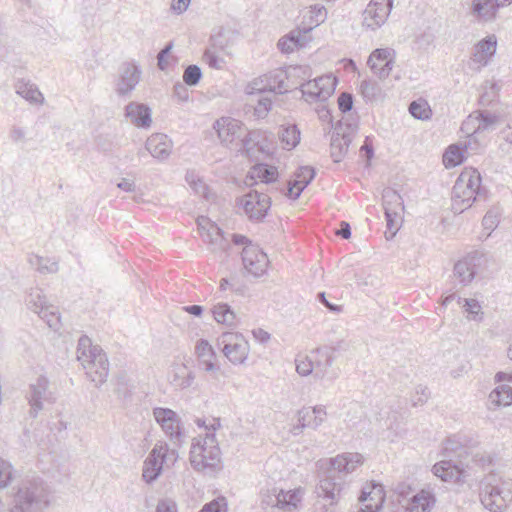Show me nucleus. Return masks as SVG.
I'll return each instance as SVG.
<instances>
[{"label":"nucleus","instance_id":"obj_52","mask_svg":"<svg viewBox=\"0 0 512 512\" xmlns=\"http://www.w3.org/2000/svg\"><path fill=\"white\" fill-rule=\"evenodd\" d=\"M195 351L199 360L216 357L213 347L205 339H201L196 343Z\"/></svg>","mask_w":512,"mask_h":512},{"label":"nucleus","instance_id":"obj_58","mask_svg":"<svg viewBox=\"0 0 512 512\" xmlns=\"http://www.w3.org/2000/svg\"><path fill=\"white\" fill-rule=\"evenodd\" d=\"M173 48V43L169 42L157 55V66L161 71H165L168 66L167 57Z\"/></svg>","mask_w":512,"mask_h":512},{"label":"nucleus","instance_id":"obj_13","mask_svg":"<svg viewBox=\"0 0 512 512\" xmlns=\"http://www.w3.org/2000/svg\"><path fill=\"white\" fill-rule=\"evenodd\" d=\"M337 79L333 75H323L301 84L300 90L307 102L326 101L335 91Z\"/></svg>","mask_w":512,"mask_h":512},{"label":"nucleus","instance_id":"obj_41","mask_svg":"<svg viewBox=\"0 0 512 512\" xmlns=\"http://www.w3.org/2000/svg\"><path fill=\"white\" fill-rule=\"evenodd\" d=\"M489 400L496 406H509L512 404V387L507 384H500L493 389Z\"/></svg>","mask_w":512,"mask_h":512},{"label":"nucleus","instance_id":"obj_61","mask_svg":"<svg viewBox=\"0 0 512 512\" xmlns=\"http://www.w3.org/2000/svg\"><path fill=\"white\" fill-rule=\"evenodd\" d=\"M457 301L460 305H462L465 308L466 312H468L469 314H478L481 308L478 301L475 299H466L458 296Z\"/></svg>","mask_w":512,"mask_h":512},{"label":"nucleus","instance_id":"obj_42","mask_svg":"<svg viewBox=\"0 0 512 512\" xmlns=\"http://www.w3.org/2000/svg\"><path fill=\"white\" fill-rule=\"evenodd\" d=\"M253 178L259 179L262 183L269 184L277 180L278 171L275 166L259 163L253 167Z\"/></svg>","mask_w":512,"mask_h":512},{"label":"nucleus","instance_id":"obj_32","mask_svg":"<svg viewBox=\"0 0 512 512\" xmlns=\"http://www.w3.org/2000/svg\"><path fill=\"white\" fill-rule=\"evenodd\" d=\"M392 8L383 7L380 5L371 7V2L368 4L367 8L364 11V23L365 25L375 30L385 23L387 20Z\"/></svg>","mask_w":512,"mask_h":512},{"label":"nucleus","instance_id":"obj_48","mask_svg":"<svg viewBox=\"0 0 512 512\" xmlns=\"http://www.w3.org/2000/svg\"><path fill=\"white\" fill-rule=\"evenodd\" d=\"M228 43L229 38L227 37L226 32L221 29L218 33L213 34L210 37V45L208 48L215 49V51L229 55Z\"/></svg>","mask_w":512,"mask_h":512},{"label":"nucleus","instance_id":"obj_12","mask_svg":"<svg viewBox=\"0 0 512 512\" xmlns=\"http://www.w3.org/2000/svg\"><path fill=\"white\" fill-rule=\"evenodd\" d=\"M285 77L287 82L283 79H280L276 86L264 85L261 87H253V89L259 91L269 90L270 92H277L279 94H283L288 92L290 89H296L298 86L301 87V84H304L307 79L311 77V68L306 65H291L285 70ZM257 86V82L254 83Z\"/></svg>","mask_w":512,"mask_h":512},{"label":"nucleus","instance_id":"obj_40","mask_svg":"<svg viewBox=\"0 0 512 512\" xmlns=\"http://www.w3.org/2000/svg\"><path fill=\"white\" fill-rule=\"evenodd\" d=\"M16 93L31 103H42L43 96L36 85L23 80L18 81Z\"/></svg>","mask_w":512,"mask_h":512},{"label":"nucleus","instance_id":"obj_54","mask_svg":"<svg viewBox=\"0 0 512 512\" xmlns=\"http://www.w3.org/2000/svg\"><path fill=\"white\" fill-rule=\"evenodd\" d=\"M296 370L302 376H308L311 373H314L313 359H311V354L303 359H296Z\"/></svg>","mask_w":512,"mask_h":512},{"label":"nucleus","instance_id":"obj_10","mask_svg":"<svg viewBox=\"0 0 512 512\" xmlns=\"http://www.w3.org/2000/svg\"><path fill=\"white\" fill-rule=\"evenodd\" d=\"M217 346L234 365L243 364L249 354V343L238 332H224L217 339Z\"/></svg>","mask_w":512,"mask_h":512},{"label":"nucleus","instance_id":"obj_35","mask_svg":"<svg viewBox=\"0 0 512 512\" xmlns=\"http://www.w3.org/2000/svg\"><path fill=\"white\" fill-rule=\"evenodd\" d=\"M481 88H482V93L480 94L479 101H478L480 106L490 107L494 103L499 101V92H500L501 86L497 82L491 81V80H486L482 84Z\"/></svg>","mask_w":512,"mask_h":512},{"label":"nucleus","instance_id":"obj_55","mask_svg":"<svg viewBox=\"0 0 512 512\" xmlns=\"http://www.w3.org/2000/svg\"><path fill=\"white\" fill-rule=\"evenodd\" d=\"M206 237L212 244H218L221 248H223L222 242L224 241L223 238V231L221 228H219L215 224H210L209 229L207 230Z\"/></svg>","mask_w":512,"mask_h":512},{"label":"nucleus","instance_id":"obj_28","mask_svg":"<svg viewBox=\"0 0 512 512\" xmlns=\"http://www.w3.org/2000/svg\"><path fill=\"white\" fill-rule=\"evenodd\" d=\"M496 45L497 41L495 37L489 36L482 39L474 46L471 62L477 65V70H480L489 63L490 59L496 52Z\"/></svg>","mask_w":512,"mask_h":512},{"label":"nucleus","instance_id":"obj_27","mask_svg":"<svg viewBox=\"0 0 512 512\" xmlns=\"http://www.w3.org/2000/svg\"><path fill=\"white\" fill-rule=\"evenodd\" d=\"M316 175L313 167L302 166L295 172V178L288 183L287 196L296 200L300 197L303 190L312 182Z\"/></svg>","mask_w":512,"mask_h":512},{"label":"nucleus","instance_id":"obj_19","mask_svg":"<svg viewBox=\"0 0 512 512\" xmlns=\"http://www.w3.org/2000/svg\"><path fill=\"white\" fill-rule=\"evenodd\" d=\"M300 501V489L285 491L283 489L273 488L263 497L262 504L271 507H277L283 511H292L297 508Z\"/></svg>","mask_w":512,"mask_h":512},{"label":"nucleus","instance_id":"obj_63","mask_svg":"<svg viewBox=\"0 0 512 512\" xmlns=\"http://www.w3.org/2000/svg\"><path fill=\"white\" fill-rule=\"evenodd\" d=\"M360 154L366 160V166H370V162L374 157V149L369 137H366L364 144L361 146Z\"/></svg>","mask_w":512,"mask_h":512},{"label":"nucleus","instance_id":"obj_18","mask_svg":"<svg viewBox=\"0 0 512 512\" xmlns=\"http://www.w3.org/2000/svg\"><path fill=\"white\" fill-rule=\"evenodd\" d=\"M142 70L134 62H124L119 68V77L116 81L115 92L120 97L130 95L140 82Z\"/></svg>","mask_w":512,"mask_h":512},{"label":"nucleus","instance_id":"obj_11","mask_svg":"<svg viewBox=\"0 0 512 512\" xmlns=\"http://www.w3.org/2000/svg\"><path fill=\"white\" fill-rule=\"evenodd\" d=\"M153 416L170 441L175 446H180L183 443L184 431L178 414L169 408L156 407L153 409Z\"/></svg>","mask_w":512,"mask_h":512},{"label":"nucleus","instance_id":"obj_6","mask_svg":"<svg viewBox=\"0 0 512 512\" xmlns=\"http://www.w3.org/2000/svg\"><path fill=\"white\" fill-rule=\"evenodd\" d=\"M221 451L214 433H207L203 441L193 442L190 449V463L197 471L220 469Z\"/></svg>","mask_w":512,"mask_h":512},{"label":"nucleus","instance_id":"obj_49","mask_svg":"<svg viewBox=\"0 0 512 512\" xmlns=\"http://www.w3.org/2000/svg\"><path fill=\"white\" fill-rule=\"evenodd\" d=\"M311 412H312L311 408H303L302 410L299 411V413H298L299 425L294 427V432H293L295 435H297L299 433V432H297L298 430H301L304 427H310L313 429H316L318 427L316 420L313 417L314 414H310Z\"/></svg>","mask_w":512,"mask_h":512},{"label":"nucleus","instance_id":"obj_47","mask_svg":"<svg viewBox=\"0 0 512 512\" xmlns=\"http://www.w3.org/2000/svg\"><path fill=\"white\" fill-rule=\"evenodd\" d=\"M224 55L219 51H215V49L206 48L203 60L210 68L220 70L225 66Z\"/></svg>","mask_w":512,"mask_h":512},{"label":"nucleus","instance_id":"obj_15","mask_svg":"<svg viewBox=\"0 0 512 512\" xmlns=\"http://www.w3.org/2000/svg\"><path fill=\"white\" fill-rule=\"evenodd\" d=\"M168 444L157 443L143 463L142 478L147 484L156 481L163 471V465L168 461Z\"/></svg>","mask_w":512,"mask_h":512},{"label":"nucleus","instance_id":"obj_33","mask_svg":"<svg viewBox=\"0 0 512 512\" xmlns=\"http://www.w3.org/2000/svg\"><path fill=\"white\" fill-rule=\"evenodd\" d=\"M434 503V495L431 492L421 490L408 501L405 512H430Z\"/></svg>","mask_w":512,"mask_h":512},{"label":"nucleus","instance_id":"obj_56","mask_svg":"<svg viewBox=\"0 0 512 512\" xmlns=\"http://www.w3.org/2000/svg\"><path fill=\"white\" fill-rule=\"evenodd\" d=\"M204 506H210L209 512H228L227 499L224 496H219L212 501L206 503Z\"/></svg>","mask_w":512,"mask_h":512},{"label":"nucleus","instance_id":"obj_4","mask_svg":"<svg viewBox=\"0 0 512 512\" xmlns=\"http://www.w3.org/2000/svg\"><path fill=\"white\" fill-rule=\"evenodd\" d=\"M480 501L491 512H504L512 501V480L489 473L480 483Z\"/></svg>","mask_w":512,"mask_h":512},{"label":"nucleus","instance_id":"obj_1","mask_svg":"<svg viewBox=\"0 0 512 512\" xmlns=\"http://www.w3.org/2000/svg\"><path fill=\"white\" fill-rule=\"evenodd\" d=\"M363 463V456L359 453H343L330 459V467L319 477L316 486L318 498L329 502V505L338 503L345 488V479L342 473L347 474Z\"/></svg>","mask_w":512,"mask_h":512},{"label":"nucleus","instance_id":"obj_50","mask_svg":"<svg viewBox=\"0 0 512 512\" xmlns=\"http://www.w3.org/2000/svg\"><path fill=\"white\" fill-rule=\"evenodd\" d=\"M202 70L198 65H188L183 73V82L187 86H196L202 79Z\"/></svg>","mask_w":512,"mask_h":512},{"label":"nucleus","instance_id":"obj_7","mask_svg":"<svg viewBox=\"0 0 512 512\" xmlns=\"http://www.w3.org/2000/svg\"><path fill=\"white\" fill-rule=\"evenodd\" d=\"M357 131L358 123L350 116L343 117L333 126L330 153L334 162L339 163L346 156L349 145Z\"/></svg>","mask_w":512,"mask_h":512},{"label":"nucleus","instance_id":"obj_14","mask_svg":"<svg viewBox=\"0 0 512 512\" xmlns=\"http://www.w3.org/2000/svg\"><path fill=\"white\" fill-rule=\"evenodd\" d=\"M241 206L249 220L261 222L271 207V198L257 190H250L240 200Z\"/></svg>","mask_w":512,"mask_h":512},{"label":"nucleus","instance_id":"obj_59","mask_svg":"<svg viewBox=\"0 0 512 512\" xmlns=\"http://www.w3.org/2000/svg\"><path fill=\"white\" fill-rule=\"evenodd\" d=\"M469 455L472 456V462L482 468L491 466L493 464V457L490 454L480 452L473 453L469 451Z\"/></svg>","mask_w":512,"mask_h":512},{"label":"nucleus","instance_id":"obj_30","mask_svg":"<svg viewBox=\"0 0 512 512\" xmlns=\"http://www.w3.org/2000/svg\"><path fill=\"white\" fill-rule=\"evenodd\" d=\"M311 28H304V30H292L289 34L282 37L278 41V48L283 53H291L295 48L305 47L308 43V33Z\"/></svg>","mask_w":512,"mask_h":512},{"label":"nucleus","instance_id":"obj_26","mask_svg":"<svg viewBox=\"0 0 512 512\" xmlns=\"http://www.w3.org/2000/svg\"><path fill=\"white\" fill-rule=\"evenodd\" d=\"M469 442L465 436L459 434L448 437L443 446L444 455L447 457L456 456L460 458L459 464H466L468 466V462L464 460L469 455V450L473 447V444Z\"/></svg>","mask_w":512,"mask_h":512},{"label":"nucleus","instance_id":"obj_64","mask_svg":"<svg viewBox=\"0 0 512 512\" xmlns=\"http://www.w3.org/2000/svg\"><path fill=\"white\" fill-rule=\"evenodd\" d=\"M155 512H178L176 503L171 499L158 501Z\"/></svg>","mask_w":512,"mask_h":512},{"label":"nucleus","instance_id":"obj_44","mask_svg":"<svg viewBox=\"0 0 512 512\" xmlns=\"http://www.w3.org/2000/svg\"><path fill=\"white\" fill-rule=\"evenodd\" d=\"M41 319L45 320L49 328L57 331L60 328V314L52 305H46L38 311Z\"/></svg>","mask_w":512,"mask_h":512},{"label":"nucleus","instance_id":"obj_20","mask_svg":"<svg viewBox=\"0 0 512 512\" xmlns=\"http://www.w3.org/2000/svg\"><path fill=\"white\" fill-rule=\"evenodd\" d=\"M478 122L477 127L473 128L471 134H469V138L476 140V138L485 132H492L495 130L496 125L500 121V114L496 112H490L488 110H476L473 114L469 115L468 120L462 124V130L469 132L470 131V121L472 118Z\"/></svg>","mask_w":512,"mask_h":512},{"label":"nucleus","instance_id":"obj_24","mask_svg":"<svg viewBox=\"0 0 512 512\" xmlns=\"http://www.w3.org/2000/svg\"><path fill=\"white\" fill-rule=\"evenodd\" d=\"M145 151L158 160H165L171 154L172 141L165 134H152L145 143V150L138 151L137 155L139 158L146 155Z\"/></svg>","mask_w":512,"mask_h":512},{"label":"nucleus","instance_id":"obj_46","mask_svg":"<svg viewBox=\"0 0 512 512\" xmlns=\"http://www.w3.org/2000/svg\"><path fill=\"white\" fill-rule=\"evenodd\" d=\"M13 465L0 457V490L7 488L15 477Z\"/></svg>","mask_w":512,"mask_h":512},{"label":"nucleus","instance_id":"obj_37","mask_svg":"<svg viewBox=\"0 0 512 512\" xmlns=\"http://www.w3.org/2000/svg\"><path fill=\"white\" fill-rule=\"evenodd\" d=\"M466 150V146L462 147L457 144L450 145L443 155L444 166L446 168H453L462 164L465 160L464 153Z\"/></svg>","mask_w":512,"mask_h":512},{"label":"nucleus","instance_id":"obj_29","mask_svg":"<svg viewBox=\"0 0 512 512\" xmlns=\"http://www.w3.org/2000/svg\"><path fill=\"white\" fill-rule=\"evenodd\" d=\"M125 117L138 128L145 129L151 126L152 111L146 104L130 102L125 107Z\"/></svg>","mask_w":512,"mask_h":512},{"label":"nucleus","instance_id":"obj_62","mask_svg":"<svg viewBox=\"0 0 512 512\" xmlns=\"http://www.w3.org/2000/svg\"><path fill=\"white\" fill-rule=\"evenodd\" d=\"M173 96L178 99L180 102H188L189 100V90L186 87V84L176 83L173 87Z\"/></svg>","mask_w":512,"mask_h":512},{"label":"nucleus","instance_id":"obj_2","mask_svg":"<svg viewBox=\"0 0 512 512\" xmlns=\"http://www.w3.org/2000/svg\"><path fill=\"white\" fill-rule=\"evenodd\" d=\"M49 505L47 485L39 477L23 480L14 495L11 512H41Z\"/></svg>","mask_w":512,"mask_h":512},{"label":"nucleus","instance_id":"obj_36","mask_svg":"<svg viewBox=\"0 0 512 512\" xmlns=\"http://www.w3.org/2000/svg\"><path fill=\"white\" fill-rule=\"evenodd\" d=\"M278 136L283 148L287 150L295 148L300 142V130L296 125L281 126Z\"/></svg>","mask_w":512,"mask_h":512},{"label":"nucleus","instance_id":"obj_53","mask_svg":"<svg viewBox=\"0 0 512 512\" xmlns=\"http://www.w3.org/2000/svg\"><path fill=\"white\" fill-rule=\"evenodd\" d=\"M360 90L364 98L373 99L380 91L378 84L372 80H363L360 84Z\"/></svg>","mask_w":512,"mask_h":512},{"label":"nucleus","instance_id":"obj_17","mask_svg":"<svg viewBox=\"0 0 512 512\" xmlns=\"http://www.w3.org/2000/svg\"><path fill=\"white\" fill-rule=\"evenodd\" d=\"M341 344L342 342L336 346H324L311 352L315 377L320 379H334L336 377V372L331 369V366L334 361L333 354L342 348Z\"/></svg>","mask_w":512,"mask_h":512},{"label":"nucleus","instance_id":"obj_60","mask_svg":"<svg viewBox=\"0 0 512 512\" xmlns=\"http://www.w3.org/2000/svg\"><path fill=\"white\" fill-rule=\"evenodd\" d=\"M272 107V100L269 97H261L255 107V114L264 117Z\"/></svg>","mask_w":512,"mask_h":512},{"label":"nucleus","instance_id":"obj_57","mask_svg":"<svg viewBox=\"0 0 512 512\" xmlns=\"http://www.w3.org/2000/svg\"><path fill=\"white\" fill-rule=\"evenodd\" d=\"M338 107L342 113L350 112L353 108V96L348 92H342L338 97Z\"/></svg>","mask_w":512,"mask_h":512},{"label":"nucleus","instance_id":"obj_9","mask_svg":"<svg viewBox=\"0 0 512 512\" xmlns=\"http://www.w3.org/2000/svg\"><path fill=\"white\" fill-rule=\"evenodd\" d=\"M383 208L385 212L387 231L386 239H392L402 223L401 212L404 211V203L401 195L391 188H387L382 194Z\"/></svg>","mask_w":512,"mask_h":512},{"label":"nucleus","instance_id":"obj_39","mask_svg":"<svg viewBox=\"0 0 512 512\" xmlns=\"http://www.w3.org/2000/svg\"><path fill=\"white\" fill-rule=\"evenodd\" d=\"M212 314L216 322L227 326L235 325L236 314L227 303H218L212 308Z\"/></svg>","mask_w":512,"mask_h":512},{"label":"nucleus","instance_id":"obj_43","mask_svg":"<svg viewBox=\"0 0 512 512\" xmlns=\"http://www.w3.org/2000/svg\"><path fill=\"white\" fill-rule=\"evenodd\" d=\"M409 112L415 119L419 120H428L432 115L431 108L424 99L412 101L409 105Z\"/></svg>","mask_w":512,"mask_h":512},{"label":"nucleus","instance_id":"obj_22","mask_svg":"<svg viewBox=\"0 0 512 512\" xmlns=\"http://www.w3.org/2000/svg\"><path fill=\"white\" fill-rule=\"evenodd\" d=\"M394 50L389 48H377L368 58L367 64L379 79H385L391 73L394 66Z\"/></svg>","mask_w":512,"mask_h":512},{"label":"nucleus","instance_id":"obj_25","mask_svg":"<svg viewBox=\"0 0 512 512\" xmlns=\"http://www.w3.org/2000/svg\"><path fill=\"white\" fill-rule=\"evenodd\" d=\"M267 140L268 135L266 132L253 130L247 133H243L242 137L239 139V151L248 157L254 156L255 149L262 153L268 152V147L265 144Z\"/></svg>","mask_w":512,"mask_h":512},{"label":"nucleus","instance_id":"obj_45","mask_svg":"<svg viewBox=\"0 0 512 512\" xmlns=\"http://www.w3.org/2000/svg\"><path fill=\"white\" fill-rule=\"evenodd\" d=\"M26 304L30 310L38 314V311L47 305V301L41 289L35 288L31 289L27 295Z\"/></svg>","mask_w":512,"mask_h":512},{"label":"nucleus","instance_id":"obj_23","mask_svg":"<svg viewBox=\"0 0 512 512\" xmlns=\"http://www.w3.org/2000/svg\"><path fill=\"white\" fill-rule=\"evenodd\" d=\"M213 129L216 131L221 143L226 146L239 140L245 132L242 123L230 117H222L216 120L213 124Z\"/></svg>","mask_w":512,"mask_h":512},{"label":"nucleus","instance_id":"obj_51","mask_svg":"<svg viewBox=\"0 0 512 512\" xmlns=\"http://www.w3.org/2000/svg\"><path fill=\"white\" fill-rule=\"evenodd\" d=\"M194 381V375L192 372H186V367L183 366L175 373L172 383L181 389L188 388Z\"/></svg>","mask_w":512,"mask_h":512},{"label":"nucleus","instance_id":"obj_34","mask_svg":"<svg viewBox=\"0 0 512 512\" xmlns=\"http://www.w3.org/2000/svg\"><path fill=\"white\" fill-rule=\"evenodd\" d=\"M499 8L496 0L472 1V13L485 22L494 20Z\"/></svg>","mask_w":512,"mask_h":512},{"label":"nucleus","instance_id":"obj_38","mask_svg":"<svg viewBox=\"0 0 512 512\" xmlns=\"http://www.w3.org/2000/svg\"><path fill=\"white\" fill-rule=\"evenodd\" d=\"M385 501V491L382 484L377 483L374 485L372 494L369 497L368 504L361 507L358 512H379Z\"/></svg>","mask_w":512,"mask_h":512},{"label":"nucleus","instance_id":"obj_5","mask_svg":"<svg viewBox=\"0 0 512 512\" xmlns=\"http://www.w3.org/2000/svg\"><path fill=\"white\" fill-rule=\"evenodd\" d=\"M77 359L96 386L106 382L109 372L107 356L99 346H93L91 339L86 335L81 336L78 341Z\"/></svg>","mask_w":512,"mask_h":512},{"label":"nucleus","instance_id":"obj_3","mask_svg":"<svg viewBox=\"0 0 512 512\" xmlns=\"http://www.w3.org/2000/svg\"><path fill=\"white\" fill-rule=\"evenodd\" d=\"M482 199H485V190L481 186L479 171L473 168L465 169L458 176L452 189L453 210L461 213Z\"/></svg>","mask_w":512,"mask_h":512},{"label":"nucleus","instance_id":"obj_16","mask_svg":"<svg viewBox=\"0 0 512 512\" xmlns=\"http://www.w3.org/2000/svg\"><path fill=\"white\" fill-rule=\"evenodd\" d=\"M56 396L50 390L49 380L45 376H39L35 383L30 385L28 402L30 405L29 416L36 418L43 409V402L53 403Z\"/></svg>","mask_w":512,"mask_h":512},{"label":"nucleus","instance_id":"obj_21","mask_svg":"<svg viewBox=\"0 0 512 512\" xmlns=\"http://www.w3.org/2000/svg\"><path fill=\"white\" fill-rule=\"evenodd\" d=\"M242 263L245 270L254 277L262 276L268 265L267 255L253 244L243 248L241 253Z\"/></svg>","mask_w":512,"mask_h":512},{"label":"nucleus","instance_id":"obj_8","mask_svg":"<svg viewBox=\"0 0 512 512\" xmlns=\"http://www.w3.org/2000/svg\"><path fill=\"white\" fill-rule=\"evenodd\" d=\"M488 255L480 250H473L458 260L453 269L454 276L463 286L470 284L478 273L486 268Z\"/></svg>","mask_w":512,"mask_h":512},{"label":"nucleus","instance_id":"obj_31","mask_svg":"<svg viewBox=\"0 0 512 512\" xmlns=\"http://www.w3.org/2000/svg\"><path fill=\"white\" fill-rule=\"evenodd\" d=\"M462 471L463 468L452 459L439 461L432 468L433 474L445 482L458 481Z\"/></svg>","mask_w":512,"mask_h":512}]
</instances>
